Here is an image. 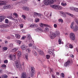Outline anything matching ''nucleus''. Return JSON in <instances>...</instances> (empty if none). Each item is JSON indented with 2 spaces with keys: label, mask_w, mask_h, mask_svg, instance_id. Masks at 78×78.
Listing matches in <instances>:
<instances>
[{
  "label": "nucleus",
  "mask_w": 78,
  "mask_h": 78,
  "mask_svg": "<svg viewBox=\"0 0 78 78\" xmlns=\"http://www.w3.org/2000/svg\"><path fill=\"white\" fill-rule=\"evenodd\" d=\"M48 53L49 54L52 55L54 57L55 56V53L51 49H49L48 51Z\"/></svg>",
  "instance_id": "nucleus-10"
},
{
  "label": "nucleus",
  "mask_w": 78,
  "mask_h": 78,
  "mask_svg": "<svg viewBox=\"0 0 78 78\" xmlns=\"http://www.w3.org/2000/svg\"><path fill=\"white\" fill-rule=\"evenodd\" d=\"M21 55V51H18V55L20 56Z\"/></svg>",
  "instance_id": "nucleus-42"
},
{
  "label": "nucleus",
  "mask_w": 78,
  "mask_h": 78,
  "mask_svg": "<svg viewBox=\"0 0 78 78\" xmlns=\"http://www.w3.org/2000/svg\"><path fill=\"white\" fill-rule=\"evenodd\" d=\"M23 9L25 11H28L30 10V8L27 6H23L22 7Z\"/></svg>",
  "instance_id": "nucleus-11"
},
{
  "label": "nucleus",
  "mask_w": 78,
  "mask_h": 78,
  "mask_svg": "<svg viewBox=\"0 0 78 78\" xmlns=\"http://www.w3.org/2000/svg\"><path fill=\"white\" fill-rule=\"evenodd\" d=\"M22 17H23V19H26V16L24 15H22Z\"/></svg>",
  "instance_id": "nucleus-52"
},
{
  "label": "nucleus",
  "mask_w": 78,
  "mask_h": 78,
  "mask_svg": "<svg viewBox=\"0 0 78 78\" xmlns=\"http://www.w3.org/2000/svg\"><path fill=\"white\" fill-rule=\"evenodd\" d=\"M69 37L70 39L73 41H74L76 39L75 34L73 33H71L70 34Z\"/></svg>",
  "instance_id": "nucleus-2"
},
{
  "label": "nucleus",
  "mask_w": 78,
  "mask_h": 78,
  "mask_svg": "<svg viewBox=\"0 0 78 78\" xmlns=\"http://www.w3.org/2000/svg\"><path fill=\"white\" fill-rule=\"evenodd\" d=\"M19 49V47H16L15 48L13 49L12 50V52H16L17 50Z\"/></svg>",
  "instance_id": "nucleus-17"
},
{
  "label": "nucleus",
  "mask_w": 78,
  "mask_h": 78,
  "mask_svg": "<svg viewBox=\"0 0 78 78\" xmlns=\"http://www.w3.org/2000/svg\"><path fill=\"white\" fill-rule=\"evenodd\" d=\"M2 68H5L6 67V66L5 64L2 65Z\"/></svg>",
  "instance_id": "nucleus-50"
},
{
  "label": "nucleus",
  "mask_w": 78,
  "mask_h": 78,
  "mask_svg": "<svg viewBox=\"0 0 78 78\" xmlns=\"http://www.w3.org/2000/svg\"><path fill=\"white\" fill-rule=\"evenodd\" d=\"M56 36V35L55 34H51L50 36L51 39H54Z\"/></svg>",
  "instance_id": "nucleus-9"
},
{
  "label": "nucleus",
  "mask_w": 78,
  "mask_h": 78,
  "mask_svg": "<svg viewBox=\"0 0 78 78\" xmlns=\"http://www.w3.org/2000/svg\"><path fill=\"white\" fill-rule=\"evenodd\" d=\"M61 76L62 77H64L65 76L64 74V73H62Z\"/></svg>",
  "instance_id": "nucleus-55"
},
{
  "label": "nucleus",
  "mask_w": 78,
  "mask_h": 78,
  "mask_svg": "<svg viewBox=\"0 0 78 78\" xmlns=\"http://www.w3.org/2000/svg\"><path fill=\"white\" fill-rule=\"evenodd\" d=\"M34 73H30V76L32 77H33L34 76Z\"/></svg>",
  "instance_id": "nucleus-34"
},
{
  "label": "nucleus",
  "mask_w": 78,
  "mask_h": 78,
  "mask_svg": "<svg viewBox=\"0 0 78 78\" xmlns=\"http://www.w3.org/2000/svg\"><path fill=\"white\" fill-rule=\"evenodd\" d=\"M8 62V60H5L4 61V63H6Z\"/></svg>",
  "instance_id": "nucleus-53"
},
{
  "label": "nucleus",
  "mask_w": 78,
  "mask_h": 78,
  "mask_svg": "<svg viewBox=\"0 0 78 78\" xmlns=\"http://www.w3.org/2000/svg\"><path fill=\"white\" fill-rule=\"evenodd\" d=\"M5 22L6 23H8L9 22V20L8 19H6L5 20Z\"/></svg>",
  "instance_id": "nucleus-60"
},
{
  "label": "nucleus",
  "mask_w": 78,
  "mask_h": 78,
  "mask_svg": "<svg viewBox=\"0 0 78 78\" xmlns=\"http://www.w3.org/2000/svg\"><path fill=\"white\" fill-rule=\"evenodd\" d=\"M71 62L70 60H68L64 64V66L65 67H67L71 64Z\"/></svg>",
  "instance_id": "nucleus-4"
},
{
  "label": "nucleus",
  "mask_w": 78,
  "mask_h": 78,
  "mask_svg": "<svg viewBox=\"0 0 78 78\" xmlns=\"http://www.w3.org/2000/svg\"><path fill=\"white\" fill-rule=\"evenodd\" d=\"M9 57L10 58V60H12L13 61L16 59V56L15 55H13V57L14 58H13L12 56V55L11 54L9 55Z\"/></svg>",
  "instance_id": "nucleus-7"
},
{
  "label": "nucleus",
  "mask_w": 78,
  "mask_h": 78,
  "mask_svg": "<svg viewBox=\"0 0 78 78\" xmlns=\"http://www.w3.org/2000/svg\"><path fill=\"white\" fill-rule=\"evenodd\" d=\"M37 25L36 24H32L30 25V27L31 28H34L37 27Z\"/></svg>",
  "instance_id": "nucleus-16"
},
{
  "label": "nucleus",
  "mask_w": 78,
  "mask_h": 78,
  "mask_svg": "<svg viewBox=\"0 0 78 78\" xmlns=\"http://www.w3.org/2000/svg\"><path fill=\"white\" fill-rule=\"evenodd\" d=\"M71 62L70 60H68L64 64V66L65 67H67L71 64Z\"/></svg>",
  "instance_id": "nucleus-5"
},
{
  "label": "nucleus",
  "mask_w": 78,
  "mask_h": 78,
  "mask_svg": "<svg viewBox=\"0 0 78 78\" xmlns=\"http://www.w3.org/2000/svg\"><path fill=\"white\" fill-rule=\"evenodd\" d=\"M39 28H37V29H35V30L36 31H37V32H39Z\"/></svg>",
  "instance_id": "nucleus-59"
},
{
  "label": "nucleus",
  "mask_w": 78,
  "mask_h": 78,
  "mask_svg": "<svg viewBox=\"0 0 78 78\" xmlns=\"http://www.w3.org/2000/svg\"><path fill=\"white\" fill-rule=\"evenodd\" d=\"M15 37H16V38L18 39H20V38L21 36L19 34H16L15 35Z\"/></svg>",
  "instance_id": "nucleus-23"
},
{
  "label": "nucleus",
  "mask_w": 78,
  "mask_h": 78,
  "mask_svg": "<svg viewBox=\"0 0 78 78\" xmlns=\"http://www.w3.org/2000/svg\"><path fill=\"white\" fill-rule=\"evenodd\" d=\"M62 7L61 6H59V5H58V8L57 10H62Z\"/></svg>",
  "instance_id": "nucleus-32"
},
{
  "label": "nucleus",
  "mask_w": 78,
  "mask_h": 78,
  "mask_svg": "<svg viewBox=\"0 0 78 78\" xmlns=\"http://www.w3.org/2000/svg\"><path fill=\"white\" fill-rule=\"evenodd\" d=\"M50 57V56L49 55H46V58L47 59H49Z\"/></svg>",
  "instance_id": "nucleus-39"
},
{
  "label": "nucleus",
  "mask_w": 78,
  "mask_h": 78,
  "mask_svg": "<svg viewBox=\"0 0 78 78\" xmlns=\"http://www.w3.org/2000/svg\"><path fill=\"white\" fill-rule=\"evenodd\" d=\"M55 33H56V34H57V36H60V33L59 31H56Z\"/></svg>",
  "instance_id": "nucleus-28"
},
{
  "label": "nucleus",
  "mask_w": 78,
  "mask_h": 78,
  "mask_svg": "<svg viewBox=\"0 0 78 78\" xmlns=\"http://www.w3.org/2000/svg\"><path fill=\"white\" fill-rule=\"evenodd\" d=\"M31 71L32 72L34 73L35 72V69L33 67H32L31 68Z\"/></svg>",
  "instance_id": "nucleus-26"
},
{
  "label": "nucleus",
  "mask_w": 78,
  "mask_h": 78,
  "mask_svg": "<svg viewBox=\"0 0 78 78\" xmlns=\"http://www.w3.org/2000/svg\"><path fill=\"white\" fill-rule=\"evenodd\" d=\"M13 15L16 17L17 18L18 17V15L16 13H13Z\"/></svg>",
  "instance_id": "nucleus-36"
},
{
  "label": "nucleus",
  "mask_w": 78,
  "mask_h": 78,
  "mask_svg": "<svg viewBox=\"0 0 78 78\" xmlns=\"http://www.w3.org/2000/svg\"><path fill=\"white\" fill-rule=\"evenodd\" d=\"M43 31V30L41 28H39V32H42Z\"/></svg>",
  "instance_id": "nucleus-47"
},
{
  "label": "nucleus",
  "mask_w": 78,
  "mask_h": 78,
  "mask_svg": "<svg viewBox=\"0 0 78 78\" xmlns=\"http://www.w3.org/2000/svg\"><path fill=\"white\" fill-rule=\"evenodd\" d=\"M51 7L54 9L58 10V5H51Z\"/></svg>",
  "instance_id": "nucleus-15"
},
{
  "label": "nucleus",
  "mask_w": 78,
  "mask_h": 78,
  "mask_svg": "<svg viewBox=\"0 0 78 78\" xmlns=\"http://www.w3.org/2000/svg\"><path fill=\"white\" fill-rule=\"evenodd\" d=\"M66 14L67 15L71 16H72V17L73 16V14H71V13H69L68 12H66Z\"/></svg>",
  "instance_id": "nucleus-29"
},
{
  "label": "nucleus",
  "mask_w": 78,
  "mask_h": 78,
  "mask_svg": "<svg viewBox=\"0 0 78 78\" xmlns=\"http://www.w3.org/2000/svg\"><path fill=\"white\" fill-rule=\"evenodd\" d=\"M29 0H22L21 1V3L22 4H25Z\"/></svg>",
  "instance_id": "nucleus-22"
},
{
  "label": "nucleus",
  "mask_w": 78,
  "mask_h": 78,
  "mask_svg": "<svg viewBox=\"0 0 78 78\" xmlns=\"http://www.w3.org/2000/svg\"><path fill=\"white\" fill-rule=\"evenodd\" d=\"M69 48L71 49L73 48V45L72 44H69Z\"/></svg>",
  "instance_id": "nucleus-49"
},
{
  "label": "nucleus",
  "mask_w": 78,
  "mask_h": 78,
  "mask_svg": "<svg viewBox=\"0 0 78 78\" xmlns=\"http://www.w3.org/2000/svg\"><path fill=\"white\" fill-rule=\"evenodd\" d=\"M62 40L60 39H58V43H59V44H61Z\"/></svg>",
  "instance_id": "nucleus-48"
},
{
  "label": "nucleus",
  "mask_w": 78,
  "mask_h": 78,
  "mask_svg": "<svg viewBox=\"0 0 78 78\" xmlns=\"http://www.w3.org/2000/svg\"><path fill=\"white\" fill-rule=\"evenodd\" d=\"M40 26L42 27H43L44 26L45 27H49V25L46 24H44L43 23H41V24L40 25Z\"/></svg>",
  "instance_id": "nucleus-21"
},
{
  "label": "nucleus",
  "mask_w": 78,
  "mask_h": 78,
  "mask_svg": "<svg viewBox=\"0 0 78 78\" xmlns=\"http://www.w3.org/2000/svg\"><path fill=\"white\" fill-rule=\"evenodd\" d=\"M2 76L3 78H7L8 77V76L7 75L5 74L2 75Z\"/></svg>",
  "instance_id": "nucleus-30"
},
{
  "label": "nucleus",
  "mask_w": 78,
  "mask_h": 78,
  "mask_svg": "<svg viewBox=\"0 0 78 78\" xmlns=\"http://www.w3.org/2000/svg\"><path fill=\"white\" fill-rule=\"evenodd\" d=\"M26 51L29 53H30L31 52V50L30 49L28 48L27 49H26Z\"/></svg>",
  "instance_id": "nucleus-33"
},
{
  "label": "nucleus",
  "mask_w": 78,
  "mask_h": 78,
  "mask_svg": "<svg viewBox=\"0 0 78 78\" xmlns=\"http://www.w3.org/2000/svg\"><path fill=\"white\" fill-rule=\"evenodd\" d=\"M70 9L71 10L76 12H78V8L74 7H71L70 8Z\"/></svg>",
  "instance_id": "nucleus-6"
},
{
  "label": "nucleus",
  "mask_w": 78,
  "mask_h": 78,
  "mask_svg": "<svg viewBox=\"0 0 78 78\" xmlns=\"http://www.w3.org/2000/svg\"><path fill=\"white\" fill-rule=\"evenodd\" d=\"M27 46L25 45H23L21 46V48L22 50H24L27 49Z\"/></svg>",
  "instance_id": "nucleus-13"
},
{
  "label": "nucleus",
  "mask_w": 78,
  "mask_h": 78,
  "mask_svg": "<svg viewBox=\"0 0 78 78\" xmlns=\"http://www.w3.org/2000/svg\"><path fill=\"white\" fill-rule=\"evenodd\" d=\"M5 1H0V6L5 5Z\"/></svg>",
  "instance_id": "nucleus-20"
},
{
  "label": "nucleus",
  "mask_w": 78,
  "mask_h": 78,
  "mask_svg": "<svg viewBox=\"0 0 78 78\" xmlns=\"http://www.w3.org/2000/svg\"><path fill=\"white\" fill-rule=\"evenodd\" d=\"M76 23L78 25V20H76L75 21Z\"/></svg>",
  "instance_id": "nucleus-63"
},
{
  "label": "nucleus",
  "mask_w": 78,
  "mask_h": 78,
  "mask_svg": "<svg viewBox=\"0 0 78 78\" xmlns=\"http://www.w3.org/2000/svg\"><path fill=\"white\" fill-rule=\"evenodd\" d=\"M33 53L34 54V55L35 56H36L37 55V53L35 51H33Z\"/></svg>",
  "instance_id": "nucleus-31"
},
{
  "label": "nucleus",
  "mask_w": 78,
  "mask_h": 78,
  "mask_svg": "<svg viewBox=\"0 0 78 78\" xmlns=\"http://www.w3.org/2000/svg\"><path fill=\"white\" fill-rule=\"evenodd\" d=\"M61 5L62 6H66L67 5V4L66 3H64L63 2H62L61 3Z\"/></svg>",
  "instance_id": "nucleus-38"
},
{
  "label": "nucleus",
  "mask_w": 78,
  "mask_h": 78,
  "mask_svg": "<svg viewBox=\"0 0 78 78\" xmlns=\"http://www.w3.org/2000/svg\"><path fill=\"white\" fill-rule=\"evenodd\" d=\"M54 26L55 28H56L58 26L57 24H54Z\"/></svg>",
  "instance_id": "nucleus-58"
},
{
  "label": "nucleus",
  "mask_w": 78,
  "mask_h": 78,
  "mask_svg": "<svg viewBox=\"0 0 78 78\" xmlns=\"http://www.w3.org/2000/svg\"><path fill=\"white\" fill-rule=\"evenodd\" d=\"M9 47L10 48H12L13 47V44L12 43L9 44Z\"/></svg>",
  "instance_id": "nucleus-41"
},
{
  "label": "nucleus",
  "mask_w": 78,
  "mask_h": 78,
  "mask_svg": "<svg viewBox=\"0 0 78 78\" xmlns=\"http://www.w3.org/2000/svg\"><path fill=\"white\" fill-rule=\"evenodd\" d=\"M15 65L16 66L17 68H18L20 70H21V69H22L21 66L19 64V62H17L16 63H15Z\"/></svg>",
  "instance_id": "nucleus-3"
},
{
  "label": "nucleus",
  "mask_w": 78,
  "mask_h": 78,
  "mask_svg": "<svg viewBox=\"0 0 78 78\" xmlns=\"http://www.w3.org/2000/svg\"><path fill=\"white\" fill-rule=\"evenodd\" d=\"M11 6L9 5H4L3 8L4 9H8L10 8Z\"/></svg>",
  "instance_id": "nucleus-12"
},
{
  "label": "nucleus",
  "mask_w": 78,
  "mask_h": 78,
  "mask_svg": "<svg viewBox=\"0 0 78 78\" xmlns=\"http://www.w3.org/2000/svg\"><path fill=\"white\" fill-rule=\"evenodd\" d=\"M53 69H50V72L51 73L52 72H53Z\"/></svg>",
  "instance_id": "nucleus-62"
},
{
  "label": "nucleus",
  "mask_w": 78,
  "mask_h": 78,
  "mask_svg": "<svg viewBox=\"0 0 78 78\" xmlns=\"http://www.w3.org/2000/svg\"><path fill=\"white\" fill-rule=\"evenodd\" d=\"M7 27V25L5 24H2L0 26V28H5Z\"/></svg>",
  "instance_id": "nucleus-18"
},
{
  "label": "nucleus",
  "mask_w": 78,
  "mask_h": 78,
  "mask_svg": "<svg viewBox=\"0 0 78 78\" xmlns=\"http://www.w3.org/2000/svg\"><path fill=\"white\" fill-rule=\"evenodd\" d=\"M39 21V19L36 18L35 20V21L36 23H37Z\"/></svg>",
  "instance_id": "nucleus-43"
},
{
  "label": "nucleus",
  "mask_w": 78,
  "mask_h": 78,
  "mask_svg": "<svg viewBox=\"0 0 78 78\" xmlns=\"http://www.w3.org/2000/svg\"><path fill=\"white\" fill-rule=\"evenodd\" d=\"M26 36H25V37H22V39L23 40H24L25 39H26Z\"/></svg>",
  "instance_id": "nucleus-61"
},
{
  "label": "nucleus",
  "mask_w": 78,
  "mask_h": 78,
  "mask_svg": "<svg viewBox=\"0 0 78 78\" xmlns=\"http://www.w3.org/2000/svg\"><path fill=\"white\" fill-rule=\"evenodd\" d=\"M12 24L11 23H9V24H8V26H9V27H10L11 26Z\"/></svg>",
  "instance_id": "nucleus-56"
},
{
  "label": "nucleus",
  "mask_w": 78,
  "mask_h": 78,
  "mask_svg": "<svg viewBox=\"0 0 78 78\" xmlns=\"http://www.w3.org/2000/svg\"><path fill=\"white\" fill-rule=\"evenodd\" d=\"M78 30V27L77 26H76L74 27V31H76Z\"/></svg>",
  "instance_id": "nucleus-24"
},
{
  "label": "nucleus",
  "mask_w": 78,
  "mask_h": 78,
  "mask_svg": "<svg viewBox=\"0 0 78 78\" xmlns=\"http://www.w3.org/2000/svg\"><path fill=\"white\" fill-rule=\"evenodd\" d=\"M30 37H31V35L29 34H28V38H30Z\"/></svg>",
  "instance_id": "nucleus-57"
},
{
  "label": "nucleus",
  "mask_w": 78,
  "mask_h": 78,
  "mask_svg": "<svg viewBox=\"0 0 78 78\" xmlns=\"http://www.w3.org/2000/svg\"><path fill=\"white\" fill-rule=\"evenodd\" d=\"M52 76L53 78H55V76L54 75H52Z\"/></svg>",
  "instance_id": "nucleus-64"
},
{
  "label": "nucleus",
  "mask_w": 78,
  "mask_h": 78,
  "mask_svg": "<svg viewBox=\"0 0 78 78\" xmlns=\"http://www.w3.org/2000/svg\"><path fill=\"white\" fill-rule=\"evenodd\" d=\"M44 51H40V55H43L44 54Z\"/></svg>",
  "instance_id": "nucleus-35"
},
{
  "label": "nucleus",
  "mask_w": 78,
  "mask_h": 78,
  "mask_svg": "<svg viewBox=\"0 0 78 78\" xmlns=\"http://www.w3.org/2000/svg\"><path fill=\"white\" fill-rule=\"evenodd\" d=\"M58 22L63 23V20H62L60 19L58 20Z\"/></svg>",
  "instance_id": "nucleus-46"
},
{
  "label": "nucleus",
  "mask_w": 78,
  "mask_h": 78,
  "mask_svg": "<svg viewBox=\"0 0 78 78\" xmlns=\"http://www.w3.org/2000/svg\"><path fill=\"white\" fill-rule=\"evenodd\" d=\"M6 18V16H0V22H2L4 19Z\"/></svg>",
  "instance_id": "nucleus-14"
},
{
  "label": "nucleus",
  "mask_w": 78,
  "mask_h": 78,
  "mask_svg": "<svg viewBox=\"0 0 78 78\" xmlns=\"http://www.w3.org/2000/svg\"><path fill=\"white\" fill-rule=\"evenodd\" d=\"M45 32H48L49 31V28L48 27L45 28Z\"/></svg>",
  "instance_id": "nucleus-40"
},
{
  "label": "nucleus",
  "mask_w": 78,
  "mask_h": 78,
  "mask_svg": "<svg viewBox=\"0 0 78 78\" xmlns=\"http://www.w3.org/2000/svg\"><path fill=\"white\" fill-rule=\"evenodd\" d=\"M56 2V0H44V4L46 5L53 4Z\"/></svg>",
  "instance_id": "nucleus-1"
},
{
  "label": "nucleus",
  "mask_w": 78,
  "mask_h": 78,
  "mask_svg": "<svg viewBox=\"0 0 78 78\" xmlns=\"http://www.w3.org/2000/svg\"><path fill=\"white\" fill-rule=\"evenodd\" d=\"M60 13L62 15H63V16L64 17H66V14H65V13L64 12H61Z\"/></svg>",
  "instance_id": "nucleus-25"
},
{
  "label": "nucleus",
  "mask_w": 78,
  "mask_h": 78,
  "mask_svg": "<svg viewBox=\"0 0 78 78\" xmlns=\"http://www.w3.org/2000/svg\"><path fill=\"white\" fill-rule=\"evenodd\" d=\"M17 42L19 44V45H20L21 43V41L20 40H17Z\"/></svg>",
  "instance_id": "nucleus-45"
},
{
  "label": "nucleus",
  "mask_w": 78,
  "mask_h": 78,
  "mask_svg": "<svg viewBox=\"0 0 78 78\" xmlns=\"http://www.w3.org/2000/svg\"><path fill=\"white\" fill-rule=\"evenodd\" d=\"M8 49V48L7 47H4L3 48V49L4 50H5V51H6Z\"/></svg>",
  "instance_id": "nucleus-51"
},
{
  "label": "nucleus",
  "mask_w": 78,
  "mask_h": 78,
  "mask_svg": "<svg viewBox=\"0 0 78 78\" xmlns=\"http://www.w3.org/2000/svg\"><path fill=\"white\" fill-rule=\"evenodd\" d=\"M25 58L27 59V61H28L29 60V58H28V55L27 54L25 55Z\"/></svg>",
  "instance_id": "nucleus-37"
},
{
  "label": "nucleus",
  "mask_w": 78,
  "mask_h": 78,
  "mask_svg": "<svg viewBox=\"0 0 78 78\" xmlns=\"http://www.w3.org/2000/svg\"><path fill=\"white\" fill-rule=\"evenodd\" d=\"M8 18L12 20H14V19L13 18V17L12 16H9V17H8Z\"/></svg>",
  "instance_id": "nucleus-44"
},
{
  "label": "nucleus",
  "mask_w": 78,
  "mask_h": 78,
  "mask_svg": "<svg viewBox=\"0 0 78 78\" xmlns=\"http://www.w3.org/2000/svg\"><path fill=\"white\" fill-rule=\"evenodd\" d=\"M73 24H74L73 22L71 23V24L70 25V28L72 29H73L74 28V26H73Z\"/></svg>",
  "instance_id": "nucleus-27"
},
{
  "label": "nucleus",
  "mask_w": 78,
  "mask_h": 78,
  "mask_svg": "<svg viewBox=\"0 0 78 78\" xmlns=\"http://www.w3.org/2000/svg\"><path fill=\"white\" fill-rule=\"evenodd\" d=\"M20 26L21 28H23V24H21L20 25Z\"/></svg>",
  "instance_id": "nucleus-54"
},
{
  "label": "nucleus",
  "mask_w": 78,
  "mask_h": 78,
  "mask_svg": "<svg viewBox=\"0 0 78 78\" xmlns=\"http://www.w3.org/2000/svg\"><path fill=\"white\" fill-rule=\"evenodd\" d=\"M27 76V74L25 72L21 74V78H26Z\"/></svg>",
  "instance_id": "nucleus-8"
},
{
  "label": "nucleus",
  "mask_w": 78,
  "mask_h": 78,
  "mask_svg": "<svg viewBox=\"0 0 78 78\" xmlns=\"http://www.w3.org/2000/svg\"><path fill=\"white\" fill-rule=\"evenodd\" d=\"M34 14L38 17H40L41 16V14H40V13H37V12H34Z\"/></svg>",
  "instance_id": "nucleus-19"
}]
</instances>
